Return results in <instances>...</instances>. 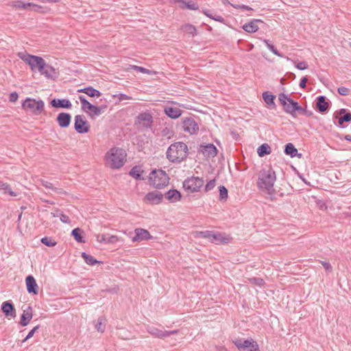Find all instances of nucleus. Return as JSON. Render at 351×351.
<instances>
[{"instance_id": "338daca9", "label": "nucleus", "mask_w": 351, "mask_h": 351, "mask_svg": "<svg viewBox=\"0 0 351 351\" xmlns=\"http://www.w3.org/2000/svg\"><path fill=\"white\" fill-rule=\"evenodd\" d=\"M53 191L54 192L57 193L58 194H66V192L65 191H64L62 188H58V187L54 186Z\"/></svg>"}, {"instance_id": "ddd939ff", "label": "nucleus", "mask_w": 351, "mask_h": 351, "mask_svg": "<svg viewBox=\"0 0 351 351\" xmlns=\"http://www.w3.org/2000/svg\"><path fill=\"white\" fill-rule=\"evenodd\" d=\"M316 109L321 114L326 113L331 106V103L328 101L326 96L319 95L316 98Z\"/></svg>"}, {"instance_id": "4be33fe9", "label": "nucleus", "mask_w": 351, "mask_h": 351, "mask_svg": "<svg viewBox=\"0 0 351 351\" xmlns=\"http://www.w3.org/2000/svg\"><path fill=\"white\" fill-rule=\"evenodd\" d=\"M12 6L17 9L29 10L37 11L41 8V6L33 3H24L22 1H16L12 2Z\"/></svg>"}, {"instance_id": "6e6d98bb", "label": "nucleus", "mask_w": 351, "mask_h": 351, "mask_svg": "<svg viewBox=\"0 0 351 351\" xmlns=\"http://www.w3.org/2000/svg\"><path fill=\"white\" fill-rule=\"evenodd\" d=\"M295 66L299 70H305L308 69V65L305 61H301L298 62Z\"/></svg>"}, {"instance_id": "0eeeda50", "label": "nucleus", "mask_w": 351, "mask_h": 351, "mask_svg": "<svg viewBox=\"0 0 351 351\" xmlns=\"http://www.w3.org/2000/svg\"><path fill=\"white\" fill-rule=\"evenodd\" d=\"M154 123V119L151 113L143 112L140 113L134 120V125L138 130L152 129Z\"/></svg>"}, {"instance_id": "9b49d317", "label": "nucleus", "mask_w": 351, "mask_h": 351, "mask_svg": "<svg viewBox=\"0 0 351 351\" xmlns=\"http://www.w3.org/2000/svg\"><path fill=\"white\" fill-rule=\"evenodd\" d=\"M90 125L86 117L82 114L75 116L74 129L78 134H86L90 131Z\"/></svg>"}, {"instance_id": "6e6552de", "label": "nucleus", "mask_w": 351, "mask_h": 351, "mask_svg": "<svg viewBox=\"0 0 351 351\" xmlns=\"http://www.w3.org/2000/svg\"><path fill=\"white\" fill-rule=\"evenodd\" d=\"M232 343L239 351H260L258 343L252 338H237L232 340Z\"/></svg>"}, {"instance_id": "f03ea898", "label": "nucleus", "mask_w": 351, "mask_h": 351, "mask_svg": "<svg viewBox=\"0 0 351 351\" xmlns=\"http://www.w3.org/2000/svg\"><path fill=\"white\" fill-rule=\"evenodd\" d=\"M276 180L275 171L270 167L260 171L257 186L260 189L265 190L267 193L272 195L274 192V184Z\"/></svg>"}, {"instance_id": "c756f323", "label": "nucleus", "mask_w": 351, "mask_h": 351, "mask_svg": "<svg viewBox=\"0 0 351 351\" xmlns=\"http://www.w3.org/2000/svg\"><path fill=\"white\" fill-rule=\"evenodd\" d=\"M258 23H263L261 19H253L249 23H245L243 25L242 28L248 33H255L258 31Z\"/></svg>"}, {"instance_id": "c85d7f7f", "label": "nucleus", "mask_w": 351, "mask_h": 351, "mask_svg": "<svg viewBox=\"0 0 351 351\" xmlns=\"http://www.w3.org/2000/svg\"><path fill=\"white\" fill-rule=\"evenodd\" d=\"M164 112L165 114L169 118L176 119L182 115L183 110L178 108L167 106L165 108Z\"/></svg>"}, {"instance_id": "4d7b16f0", "label": "nucleus", "mask_w": 351, "mask_h": 351, "mask_svg": "<svg viewBox=\"0 0 351 351\" xmlns=\"http://www.w3.org/2000/svg\"><path fill=\"white\" fill-rule=\"evenodd\" d=\"M40 182H41V184L47 188V189H51L52 191L53 190V185L52 183H51L50 182L47 181V180H40Z\"/></svg>"}, {"instance_id": "a211bd4d", "label": "nucleus", "mask_w": 351, "mask_h": 351, "mask_svg": "<svg viewBox=\"0 0 351 351\" xmlns=\"http://www.w3.org/2000/svg\"><path fill=\"white\" fill-rule=\"evenodd\" d=\"M25 284L27 291L29 293L33 295H38V286L34 278L32 275H28L25 278Z\"/></svg>"}, {"instance_id": "2eb2a0df", "label": "nucleus", "mask_w": 351, "mask_h": 351, "mask_svg": "<svg viewBox=\"0 0 351 351\" xmlns=\"http://www.w3.org/2000/svg\"><path fill=\"white\" fill-rule=\"evenodd\" d=\"M1 311L6 317L14 318L16 316V308L12 300L3 302L1 306Z\"/></svg>"}, {"instance_id": "39448f33", "label": "nucleus", "mask_w": 351, "mask_h": 351, "mask_svg": "<svg viewBox=\"0 0 351 351\" xmlns=\"http://www.w3.org/2000/svg\"><path fill=\"white\" fill-rule=\"evenodd\" d=\"M21 107L25 112L39 116L45 110V103L42 99L36 100L34 98L27 97L22 102Z\"/></svg>"}, {"instance_id": "13d9d810", "label": "nucleus", "mask_w": 351, "mask_h": 351, "mask_svg": "<svg viewBox=\"0 0 351 351\" xmlns=\"http://www.w3.org/2000/svg\"><path fill=\"white\" fill-rule=\"evenodd\" d=\"M60 219L61 221L63 223H71V219H69V217L67 215H64L62 212H61V213H60Z\"/></svg>"}, {"instance_id": "bb28decb", "label": "nucleus", "mask_w": 351, "mask_h": 351, "mask_svg": "<svg viewBox=\"0 0 351 351\" xmlns=\"http://www.w3.org/2000/svg\"><path fill=\"white\" fill-rule=\"evenodd\" d=\"M284 152L286 155L289 156L291 158L296 156L298 158H301L302 157V154L301 153H298V149L291 143H289L285 145Z\"/></svg>"}, {"instance_id": "de8ad7c7", "label": "nucleus", "mask_w": 351, "mask_h": 351, "mask_svg": "<svg viewBox=\"0 0 351 351\" xmlns=\"http://www.w3.org/2000/svg\"><path fill=\"white\" fill-rule=\"evenodd\" d=\"M263 42L266 44L267 48L275 55L279 56V57H283V55L281 54L274 47L273 44H271L269 43V40L265 39Z\"/></svg>"}, {"instance_id": "423d86ee", "label": "nucleus", "mask_w": 351, "mask_h": 351, "mask_svg": "<svg viewBox=\"0 0 351 351\" xmlns=\"http://www.w3.org/2000/svg\"><path fill=\"white\" fill-rule=\"evenodd\" d=\"M149 180L154 188L161 189L169 184V178L162 169H154L150 173Z\"/></svg>"}, {"instance_id": "1a4fd4ad", "label": "nucleus", "mask_w": 351, "mask_h": 351, "mask_svg": "<svg viewBox=\"0 0 351 351\" xmlns=\"http://www.w3.org/2000/svg\"><path fill=\"white\" fill-rule=\"evenodd\" d=\"M203 178L191 176L187 178L182 183V187L187 193H193L197 192L204 185Z\"/></svg>"}, {"instance_id": "052dcab7", "label": "nucleus", "mask_w": 351, "mask_h": 351, "mask_svg": "<svg viewBox=\"0 0 351 351\" xmlns=\"http://www.w3.org/2000/svg\"><path fill=\"white\" fill-rule=\"evenodd\" d=\"M308 82V77L307 76H304V77H302L300 80V87L301 88H305L306 87V83Z\"/></svg>"}, {"instance_id": "7ed1b4c3", "label": "nucleus", "mask_w": 351, "mask_h": 351, "mask_svg": "<svg viewBox=\"0 0 351 351\" xmlns=\"http://www.w3.org/2000/svg\"><path fill=\"white\" fill-rule=\"evenodd\" d=\"M18 57L28 64L32 71L38 70L40 73H43L42 71L46 67V62L42 57L26 52H19Z\"/></svg>"}, {"instance_id": "680f3d73", "label": "nucleus", "mask_w": 351, "mask_h": 351, "mask_svg": "<svg viewBox=\"0 0 351 351\" xmlns=\"http://www.w3.org/2000/svg\"><path fill=\"white\" fill-rule=\"evenodd\" d=\"M19 95L16 92H13L10 94L9 100L11 102H15L17 101Z\"/></svg>"}, {"instance_id": "603ef678", "label": "nucleus", "mask_w": 351, "mask_h": 351, "mask_svg": "<svg viewBox=\"0 0 351 351\" xmlns=\"http://www.w3.org/2000/svg\"><path fill=\"white\" fill-rule=\"evenodd\" d=\"M215 184H216L215 179H213V180H210V181H208L204 188L205 192H208L210 190H212L215 186Z\"/></svg>"}, {"instance_id": "7c9ffc66", "label": "nucleus", "mask_w": 351, "mask_h": 351, "mask_svg": "<svg viewBox=\"0 0 351 351\" xmlns=\"http://www.w3.org/2000/svg\"><path fill=\"white\" fill-rule=\"evenodd\" d=\"M263 99L265 102V104L268 106L270 108H276V104H275V99L276 95L272 94L269 91H265L263 93Z\"/></svg>"}, {"instance_id": "864d4df0", "label": "nucleus", "mask_w": 351, "mask_h": 351, "mask_svg": "<svg viewBox=\"0 0 351 351\" xmlns=\"http://www.w3.org/2000/svg\"><path fill=\"white\" fill-rule=\"evenodd\" d=\"M337 92L342 96H347L350 94V90L345 86H340L337 88Z\"/></svg>"}, {"instance_id": "e2e57ef3", "label": "nucleus", "mask_w": 351, "mask_h": 351, "mask_svg": "<svg viewBox=\"0 0 351 351\" xmlns=\"http://www.w3.org/2000/svg\"><path fill=\"white\" fill-rule=\"evenodd\" d=\"M113 97H117L119 101L132 99L131 97H130L125 94H122V93L119 94L117 95H113Z\"/></svg>"}, {"instance_id": "a19ab883", "label": "nucleus", "mask_w": 351, "mask_h": 351, "mask_svg": "<svg viewBox=\"0 0 351 351\" xmlns=\"http://www.w3.org/2000/svg\"><path fill=\"white\" fill-rule=\"evenodd\" d=\"M106 319L104 317H99L97 319V324H95V328L98 332H104L106 328Z\"/></svg>"}, {"instance_id": "2f4dec72", "label": "nucleus", "mask_w": 351, "mask_h": 351, "mask_svg": "<svg viewBox=\"0 0 351 351\" xmlns=\"http://www.w3.org/2000/svg\"><path fill=\"white\" fill-rule=\"evenodd\" d=\"M147 331L154 337L160 339L165 338V330L158 328L155 326H148L147 327Z\"/></svg>"}, {"instance_id": "bf43d9fd", "label": "nucleus", "mask_w": 351, "mask_h": 351, "mask_svg": "<svg viewBox=\"0 0 351 351\" xmlns=\"http://www.w3.org/2000/svg\"><path fill=\"white\" fill-rule=\"evenodd\" d=\"M209 18L222 23H225V19L221 16L219 15H213V14H211V17Z\"/></svg>"}, {"instance_id": "69168bd1", "label": "nucleus", "mask_w": 351, "mask_h": 351, "mask_svg": "<svg viewBox=\"0 0 351 351\" xmlns=\"http://www.w3.org/2000/svg\"><path fill=\"white\" fill-rule=\"evenodd\" d=\"M322 264L323 267H324V269L326 271H331L332 270V266H331V265L329 263L322 261Z\"/></svg>"}, {"instance_id": "37998d69", "label": "nucleus", "mask_w": 351, "mask_h": 351, "mask_svg": "<svg viewBox=\"0 0 351 351\" xmlns=\"http://www.w3.org/2000/svg\"><path fill=\"white\" fill-rule=\"evenodd\" d=\"M213 232L214 231L211 230L197 231L195 232V237L208 239L210 241Z\"/></svg>"}, {"instance_id": "49530a36", "label": "nucleus", "mask_w": 351, "mask_h": 351, "mask_svg": "<svg viewBox=\"0 0 351 351\" xmlns=\"http://www.w3.org/2000/svg\"><path fill=\"white\" fill-rule=\"evenodd\" d=\"M79 99L82 104V110L84 111H86V110H88L90 107L92 106V104H90L83 95H80Z\"/></svg>"}, {"instance_id": "9d476101", "label": "nucleus", "mask_w": 351, "mask_h": 351, "mask_svg": "<svg viewBox=\"0 0 351 351\" xmlns=\"http://www.w3.org/2000/svg\"><path fill=\"white\" fill-rule=\"evenodd\" d=\"M278 99L285 112L290 114L293 117H295L296 108L295 105L298 104V101H294L284 93L279 94Z\"/></svg>"}, {"instance_id": "f257e3e1", "label": "nucleus", "mask_w": 351, "mask_h": 351, "mask_svg": "<svg viewBox=\"0 0 351 351\" xmlns=\"http://www.w3.org/2000/svg\"><path fill=\"white\" fill-rule=\"evenodd\" d=\"M189 155L187 145L183 142L172 143L166 152V157L173 163H180L185 160Z\"/></svg>"}, {"instance_id": "b1692460", "label": "nucleus", "mask_w": 351, "mask_h": 351, "mask_svg": "<svg viewBox=\"0 0 351 351\" xmlns=\"http://www.w3.org/2000/svg\"><path fill=\"white\" fill-rule=\"evenodd\" d=\"M42 72L43 73H40L41 75H45L47 79L53 80L57 79L60 75L58 69H55L53 66L49 64H47V63L45 69H44Z\"/></svg>"}, {"instance_id": "f704fd0d", "label": "nucleus", "mask_w": 351, "mask_h": 351, "mask_svg": "<svg viewBox=\"0 0 351 351\" xmlns=\"http://www.w3.org/2000/svg\"><path fill=\"white\" fill-rule=\"evenodd\" d=\"M81 256L83 258V259L84 260L85 263L87 265H88L93 266V265H95L96 264L102 263L101 261H97L93 256H92L91 255L88 254L87 253H86L84 252H82Z\"/></svg>"}, {"instance_id": "4c0bfd02", "label": "nucleus", "mask_w": 351, "mask_h": 351, "mask_svg": "<svg viewBox=\"0 0 351 351\" xmlns=\"http://www.w3.org/2000/svg\"><path fill=\"white\" fill-rule=\"evenodd\" d=\"M181 29L185 33L191 35L192 36H195L197 34V31L195 25L186 23L181 27Z\"/></svg>"}, {"instance_id": "774afa93", "label": "nucleus", "mask_w": 351, "mask_h": 351, "mask_svg": "<svg viewBox=\"0 0 351 351\" xmlns=\"http://www.w3.org/2000/svg\"><path fill=\"white\" fill-rule=\"evenodd\" d=\"M53 191L54 192L57 193L58 194H66V192L65 191H64L62 188H58V187L54 186Z\"/></svg>"}, {"instance_id": "ea45409f", "label": "nucleus", "mask_w": 351, "mask_h": 351, "mask_svg": "<svg viewBox=\"0 0 351 351\" xmlns=\"http://www.w3.org/2000/svg\"><path fill=\"white\" fill-rule=\"evenodd\" d=\"M0 189L3 191L4 193H8L11 196L16 197L17 195V193L12 190L10 184L8 183L0 181Z\"/></svg>"}, {"instance_id": "c03bdc74", "label": "nucleus", "mask_w": 351, "mask_h": 351, "mask_svg": "<svg viewBox=\"0 0 351 351\" xmlns=\"http://www.w3.org/2000/svg\"><path fill=\"white\" fill-rule=\"evenodd\" d=\"M88 110V116L92 119H94L96 117H99L101 114L97 106L94 104H92Z\"/></svg>"}, {"instance_id": "20e7f679", "label": "nucleus", "mask_w": 351, "mask_h": 351, "mask_svg": "<svg viewBox=\"0 0 351 351\" xmlns=\"http://www.w3.org/2000/svg\"><path fill=\"white\" fill-rule=\"evenodd\" d=\"M107 160L112 169H119L125 164L126 154L122 148L112 147L107 153Z\"/></svg>"}, {"instance_id": "a878e982", "label": "nucleus", "mask_w": 351, "mask_h": 351, "mask_svg": "<svg viewBox=\"0 0 351 351\" xmlns=\"http://www.w3.org/2000/svg\"><path fill=\"white\" fill-rule=\"evenodd\" d=\"M165 197L170 202L173 203L181 199L182 194L178 190L172 189L165 193Z\"/></svg>"}, {"instance_id": "c9c22d12", "label": "nucleus", "mask_w": 351, "mask_h": 351, "mask_svg": "<svg viewBox=\"0 0 351 351\" xmlns=\"http://www.w3.org/2000/svg\"><path fill=\"white\" fill-rule=\"evenodd\" d=\"M182 5L180 7L183 9L186 8L191 10H197L199 8L198 5L193 1H186V0H178Z\"/></svg>"}, {"instance_id": "393cba45", "label": "nucleus", "mask_w": 351, "mask_h": 351, "mask_svg": "<svg viewBox=\"0 0 351 351\" xmlns=\"http://www.w3.org/2000/svg\"><path fill=\"white\" fill-rule=\"evenodd\" d=\"M33 313H32V308L29 306L26 310H24L21 316L20 324L22 326H26L29 324V322L32 319Z\"/></svg>"}, {"instance_id": "09e8293b", "label": "nucleus", "mask_w": 351, "mask_h": 351, "mask_svg": "<svg viewBox=\"0 0 351 351\" xmlns=\"http://www.w3.org/2000/svg\"><path fill=\"white\" fill-rule=\"evenodd\" d=\"M41 243L47 247H53L56 245L57 242L53 240L51 237H45L41 239Z\"/></svg>"}, {"instance_id": "f8f14e48", "label": "nucleus", "mask_w": 351, "mask_h": 351, "mask_svg": "<svg viewBox=\"0 0 351 351\" xmlns=\"http://www.w3.org/2000/svg\"><path fill=\"white\" fill-rule=\"evenodd\" d=\"M334 119H337V125L341 128H343L344 122H351V112L345 108H341L334 113Z\"/></svg>"}, {"instance_id": "dca6fc26", "label": "nucleus", "mask_w": 351, "mask_h": 351, "mask_svg": "<svg viewBox=\"0 0 351 351\" xmlns=\"http://www.w3.org/2000/svg\"><path fill=\"white\" fill-rule=\"evenodd\" d=\"M199 152H202L205 157L214 158L218 153L216 146L212 143L200 145Z\"/></svg>"}, {"instance_id": "f3484780", "label": "nucleus", "mask_w": 351, "mask_h": 351, "mask_svg": "<svg viewBox=\"0 0 351 351\" xmlns=\"http://www.w3.org/2000/svg\"><path fill=\"white\" fill-rule=\"evenodd\" d=\"M134 237L132 238L133 242H141L142 241H148L153 238L149 232L143 228H136L134 230Z\"/></svg>"}, {"instance_id": "e433bc0d", "label": "nucleus", "mask_w": 351, "mask_h": 351, "mask_svg": "<svg viewBox=\"0 0 351 351\" xmlns=\"http://www.w3.org/2000/svg\"><path fill=\"white\" fill-rule=\"evenodd\" d=\"M271 149L267 143H263L257 149V154L260 157H263L271 153Z\"/></svg>"}, {"instance_id": "5701e85b", "label": "nucleus", "mask_w": 351, "mask_h": 351, "mask_svg": "<svg viewBox=\"0 0 351 351\" xmlns=\"http://www.w3.org/2000/svg\"><path fill=\"white\" fill-rule=\"evenodd\" d=\"M163 195L158 191H154L149 192L145 196V199L149 202L152 204H159L162 202Z\"/></svg>"}, {"instance_id": "72a5a7b5", "label": "nucleus", "mask_w": 351, "mask_h": 351, "mask_svg": "<svg viewBox=\"0 0 351 351\" xmlns=\"http://www.w3.org/2000/svg\"><path fill=\"white\" fill-rule=\"evenodd\" d=\"M143 171H141L138 166L133 167L129 171V175L136 180H143L144 178L142 176Z\"/></svg>"}, {"instance_id": "8fccbe9b", "label": "nucleus", "mask_w": 351, "mask_h": 351, "mask_svg": "<svg viewBox=\"0 0 351 351\" xmlns=\"http://www.w3.org/2000/svg\"><path fill=\"white\" fill-rule=\"evenodd\" d=\"M248 280L252 284H254V285L259 286V287H261L265 284L264 280L261 278L253 277V278H249Z\"/></svg>"}, {"instance_id": "412c9836", "label": "nucleus", "mask_w": 351, "mask_h": 351, "mask_svg": "<svg viewBox=\"0 0 351 351\" xmlns=\"http://www.w3.org/2000/svg\"><path fill=\"white\" fill-rule=\"evenodd\" d=\"M50 105L54 108L70 109L72 107V104L68 99L53 98L50 101Z\"/></svg>"}, {"instance_id": "0e129e2a", "label": "nucleus", "mask_w": 351, "mask_h": 351, "mask_svg": "<svg viewBox=\"0 0 351 351\" xmlns=\"http://www.w3.org/2000/svg\"><path fill=\"white\" fill-rule=\"evenodd\" d=\"M285 77L286 80H287L288 81L289 80L292 81V80H295V75L293 73L287 72L285 74Z\"/></svg>"}, {"instance_id": "cd10ccee", "label": "nucleus", "mask_w": 351, "mask_h": 351, "mask_svg": "<svg viewBox=\"0 0 351 351\" xmlns=\"http://www.w3.org/2000/svg\"><path fill=\"white\" fill-rule=\"evenodd\" d=\"M96 240L99 243L107 244L114 243L118 241L119 239L115 235L108 236L106 234H101L96 235Z\"/></svg>"}, {"instance_id": "5fc2aeb1", "label": "nucleus", "mask_w": 351, "mask_h": 351, "mask_svg": "<svg viewBox=\"0 0 351 351\" xmlns=\"http://www.w3.org/2000/svg\"><path fill=\"white\" fill-rule=\"evenodd\" d=\"M132 69L136 71H138V72H141L142 73H146V74H150L151 73V71L146 69V68H144L143 66H132Z\"/></svg>"}, {"instance_id": "6ab92c4d", "label": "nucleus", "mask_w": 351, "mask_h": 351, "mask_svg": "<svg viewBox=\"0 0 351 351\" xmlns=\"http://www.w3.org/2000/svg\"><path fill=\"white\" fill-rule=\"evenodd\" d=\"M232 238L227 235L226 233H221L218 232H213L210 241L215 244H227L230 243Z\"/></svg>"}, {"instance_id": "a18cd8bd", "label": "nucleus", "mask_w": 351, "mask_h": 351, "mask_svg": "<svg viewBox=\"0 0 351 351\" xmlns=\"http://www.w3.org/2000/svg\"><path fill=\"white\" fill-rule=\"evenodd\" d=\"M219 200L226 201L228 197V191L226 186L221 185L219 186Z\"/></svg>"}, {"instance_id": "3c124183", "label": "nucleus", "mask_w": 351, "mask_h": 351, "mask_svg": "<svg viewBox=\"0 0 351 351\" xmlns=\"http://www.w3.org/2000/svg\"><path fill=\"white\" fill-rule=\"evenodd\" d=\"M40 328V325H37L35 327H34L27 334V335L25 337V338L24 339H23L22 341V343H24L26 341H27L28 339H29L30 338H32L34 335L35 334V332L39 329Z\"/></svg>"}, {"instance_id": "58836bf2", "label": "nucleus", "mask_w": 351, "mask_h": 351, "mask_svg": "<svg viewBox=\"0 0 351 351\" xmlns=\"http://www.w3.org/2000/svg\"><path fill=\"white\" fill-rule=\"evenodd\" d=\"M84 90L85 94H86L88 96L90 97H99L101 95V93L99 90L94 88L93 86H90L85 87Z\"/></svg>"}, {"instance_id": "aec40b11", "label": "nucleus", "mask_w": 351, "mask_h": 351, "mask_svg": "<svg viewBox=\"0 0 351 351\" xmlns=\"http://www.w3.org/2000/svg\"><path fill=\"white\" fill-rule=\"evenodd\" d=\"M56 121L61 128H66L71 124V115L68 112H62L58 114Z\"/></svg>"}, {"instance_id": "79ce46f5", "label": "nucleus", "mask_w": 351, "mask_h": 351, "mask_svg": "<svg viewBox=\"0 0 351 351\" xmlns=\"http://www.w3.org/2000/svg\"><path fill=\"white\" fill-rule=\"evenodd\" d=\"M296 108V112L300 114L304 115L307 117H311L313 115V112L311 110H308L306 108L302 107L299 104L295 105Z\"/></svg>"}, {"instance_id": "4468645a", "label": "nucleus", "mask_w": 351, "mask_h": 351, "mask_svg": "<svg viewBox=\"0 0 351 351\" xmlns=\"http://www.w3.org/2000/svg\"><path fill=\"white\" fill-rule=\"evenodd\" d=\"M182 127L184 130L190 134H195L199 131L197 123L191 117L182 119Z\"/></svg>"}, {"instance_id": "473e14b6", "label": "nucleus", "mask_w": 351, "mask_h": 351, "mask_svg": "<svg viewBox=\"0 0 351 351\" xmlns=\"http://www.w3.org/2000/svg\"><path fill=\"white\" fill-rule=\"evenodd\" d=\"M83 232L84 231L80 228H75L72 230L71 236L77 243H85V240L82 235Z\"/></svg>"}]
</instances>
